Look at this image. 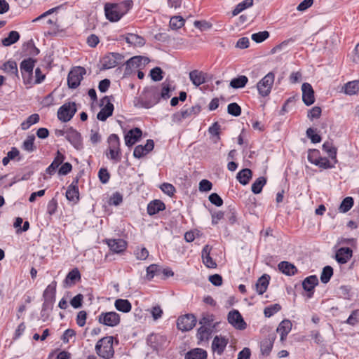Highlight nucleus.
<instances>
[{
    "instance_id": "nucleus-1",
    "label": "nucleus",
    "mask_w": 359,
    "mask_h": 359,
    "mask_svg": "<svg viewBox=\"0 0 359 359\" xmlns=\"http://www.w3.org/2000/svg\"><path fill=\"white\" fill-rule=\"evenodd\" d=\"M159 102L158 86L145 88L138 100L139 104L146 109L154 107Z\"/></svg>"
},
{
    "instance_id": "nucleus-2",
    "label": "nucleus",
    "mask_w": 359,
    "mask_h": 359,
    "mask_svg": "<svg viewBox=\"0 0 359 359\" xmlns=\"http://www.w3.org/2000/svg\"><path fill=\"white\" fill-rule=\"evenodd\" d=\"M113 341L114 337L111 336L104 337L98 340L95 346L96 353L104 359L113 358L114 355Z\"/></svg>"
},
{
    "instance_id": "nucleus-3",
    "label": "nucleus",
    "mask_w": 359,
    "mask_h": 359,
    "mask_svg": "<svg viewBox=\"0 0 359 359\" xmlns=\"http://www.w3.org/2000/svg\"><path fill=\"white\" fill-rule=\"evenodd\" d=\"M275 74L273 72H269L257 83V88L259 94L262 97L268 96L271 91L274 83Z\"/></svg>"
},
{
    "instance_id": "nucleus-4",
    "label": "nucleus",
    "mask_w": 359,
    "mask_h": 359,
    "mask_svg": "<svg viewBox=\"0 0 359 359\" xmlns=\"http://www.w3.org/2000/svg\"><path fill=\"white\" fill-rule=\"evenodd\" d=\"M109 153L107 156L109 158L116 162L121 161L120 140L117 135L111 134L108 137Z\"/></svg>"
},
{
    "instance_id": "nucleus-5",
    "label": "nucleus",
    "mask_w": 359,
    "mask_h": 359,
    "mask_svg": "<svg viewBox=\"0 0 359 359\" xmlns=\"http://www.w3.org/2000/svg\"><path fill=\"white\" fill-rule=\"evenodd\" d=\"M86 70L83 67H75L71 69L67 76V85L69 88L75 89L81 83Z\"/></svg>"
},
{
    "instance_id": "nucleus-6",
    "label": "nucleus",
    "mask_w": 359,
    "mask_h": 359,
    "mask_svg": "<svg viewBox=\"0 0 359 359\" xmlns=\"http://www.w3.org/2000/svg\"><path fill=\"white\" fill-rule=\"evenodd\" d=\"M36 62L35 59L28 57L23 60L20 65L22 76L25 83H31L32 81L33 69Z\"/></svg>"
},
{
    "instance_id": "nucleus-7",
    "label": "nucleus",
    "mask_w": 359,
    "mask_h": 359,
    "mask_svg": "<svg viewBox=\"0 0 359 359\" xmlns=\"http://www.w3.org/2000/svg\"><path fill=\"white\" fill-rule=\"evenodd\" d=\"M76 112L74 102H68L62 105L57 111V118L62 122L70 121Z\"/></svg>"
},
{
    "instance_id": "nucleus-8",
    "label": "nucleus",
    "mask_w": 359,
    "mask_h": 359,
    "mask_svg": "<svg viewBox=\"0 0 359 359\" xmlns=\"http://www.w3.org/2000/svg\"><path fill=\"white\" fill-rule=\"evenodd\" d=\"M124 57L118 53H109L102 59L103 69H108L115 67L122 62Z\"/></svg>"
},
{
    "instance_id": "nucleus-9",
    "label": "nucleus",
    "mask_w": 359,
    "mask_h": 359,
    "mask_svg": "<svg viewBox=\"0 0 359 359\" xmlns=\"http://www.w3.org/2000/svg\"><path fill=\"white\" fill-rule=\"evenodd\" d=\"M227 320L229 324L239 330H243L247 327V324L238 310L233 309L229 312Z\"/></svg>"
},
{
    "instance_id": "nucleus-10",
    "label": "nucleus",
    "mask_w": 359,
    "mask_h": 359,
    "mask_svg": "<svg viewBox=\"0 0 359 359\" xmlns=\"http://www.w3.org/2000/svg\"><path fill=\"white\" fill-rule=\"evenodd\" d=\"M201 111V107L199 104H196L190 108L182 109L181 111L174 114L172 116V120L174 122L180 123L183 119L198 114Z\"/></svg>"
},
{
    "instance_id": "nucleus-11",
    "label": "nucleus",
    "mask_w": 359,
    "mask_h": 359,
    "mask_svg": "<svg viewBox=\"0 0 359 359\" xmlns=\"http://www.w3.org/2000/svg\"><path fill=\"white\" fill-rule=\"evenodd\" d=\"M196 318L193 314L180 316L177 320V327L182 331H189L196 325Z\"/></svg>"
},
{
    "instance_id": "nucleus-12",
    "label": "nucleus",
    "mask_w": 359,
    "mask_h": 359,
    "mask_svg": "<svg viewBox=\"0 0 359 359\" xmlns=\"http://www.w3.org/2000/svg\"><path fill=\"white\" fill-rule=\"evenodd\" d=\"M120 316L116 312L102 313L98 316V321L104 325L109 327H115L120 323Z\"/></svg>"
},
{
    "instance_id": "nucleus-13",
    "label": "nucleus",
    "mask_w": 359,
    "mask_h": 359,
    "mask_svg": "<svg viewBox=\"0 0 359 359\" xmlns=\"http://www.w3.org/2000/svg\"><path fill=\"white\" fill-rule=\"evenodd\" d=\"M105 106L101 109V110L97 114V118L100 121H104L107 118L111 116L114 111V105L110 102V100L108 96H104L101 100V105Z\"/></svg>"
},
{
    "instance_id": "nucleus-14",
    "label": "nucleus",
    "mask_w": 359,
    "mask_h": 359,
    "mask_svg": "<svg viewBox=\"0 0 359 359\" xmlns=\"http://www.w3.org/2000/svg\"><path fill=\"white\" fill-rule=\"evenodd\" d=\"M104 13L107 19L111 22H117L123 17L116 4H105Z\"/></svg>"
},
{
    "instance_id": "nucleus-15",
    "label": "nucleus",
    "mask_w": 359,
    "mask_h": 359,
    "mask_svg": "<svg viewBox=\"0 0 359 359\" xmlns=\"http://www.w3.org/2000/svg\"><path fill=\"white\" fill-rule=\"evenodd\" d=\"M65 138L77 150L82 148V140L81 134L73 128L66 130Z\"/></svg>"
},
{
    "instance_id": "nucleus-16",
    "label": "nucleus",
    "mask_w": 359,
    "mask_h": 359,
    "mask_svg": "<svg viewBox=\"0 0 359 359\" xmlns=\"http://www.w3.org/2000/svg\"><path fill=\"white\" fill-rule=\"evenodd\" d=\"M302 100L306 106H310L315 102L314 90L309 83H304L302 86Z\"/></svg>"
},
{
    "instance_id": "nucleus-17",
    "label": "nucleus",
    "mask_w": 359,
    "mask_h": 359,
    "mask_svg": "<svg viewBox=\"0 0 359 359\" xmlns=\"http://www.w3.org/2000/svg\"><path fill=\"white\" fill-rule=\"evenodd\" d=\"M154 142L152 140H147L144 146L137 145L135 147L133 156L135 158H140L153 150Z\"/></svg>"
},
{
    "instance_id": "nucleus-18",
    "label": "nucleus",
    "mask_w": 359,
    "mask_h": 359,
    "mask_svg": "<svg viewBox=\"0 0 359 359\" xmlns=\"http://www.w3.org/2000/svg\"><path fill=\"white\" fill-rule=\"evenodd\" d=\"M107 243L110 249L114 253H121L126 250L127 243L123 239H109Z\"/></svg>"
},
{
    "instance_id": "nucleus-19",
    "label": "nucleus",
    "mask_w": 359,
    "mask_h": 359,
    "mask_svg": "<svg viewBox=\"0 0 359 359\" xmlns=\"http://www.w3.org/2000/svg\"><path fill=\"white\" fill-rule=\"evenodd\" d=\"M81 278L80 271L77 268H74L67 273L63 281V286L65 287H70L79 282Z\"/></svg>"
},
{
    "instance_id": "nucleus-20",
    "label": "nucleus",
    "mask_w": 359,
    "mask_h": 359,
    "mask_svg": "<svg viewBox=\"0 0 359 359\" xmlns=\"http://www.w3.org/2000/svg\"><path fill=\"white\" fill-rule=\"evenodd\" d=\"M318 284V279L316 275L306 277L302 282L304 290L309 292L308 297L311 298L313 294L315 287Z\"/></svg>"
},
{
    "instance_id": "nucleus-21",
    "label": "nucleus",
    "mask_w": 359,
    "mask_h": 359,
    "mask_svg": "<svg viewBox=\"0 0 359 359\" xmlns=\"http://www.w3.org/2000/svg\"><path fill=\"white\" fill-rule=\"evenodd\" d=\"M78 180H75L68 187L66 191V198L68 201L76 203L79 200V192L77 186Z\"/></svg>"
},
{
    "instance_id": "nucleus-22",
    "label": "nucleus",
    "mask_w": 359,
    "mask_h": 359,
    "mask_svg": "<svg viewBox=\"0 0 359 359\" xmlns=\"http://www.w3.org/2000/svg\"><path fill=\"white\" fill-rule=\"evenodd\" d=\"M142 130L139 128L130 130L125 135V142L128 147H131L137 142L142 136Z\"/></svg>"
},
{
    "instance_id": "nucleus-23",
    "label": "nucleus",
    "mask_w": 359,
    "mask_h": 359,
    "mask_svg": "<svg viewBox=\"0 0 359 359\" xmlns=\"http://www.w3.org/2000/svg\"><path fill=\"white\" fill-rule=\"evenodd\" d=\"M228 344V339L221 336H215L212 343V349L218 355H222Z\"/></svg>"
},
{
    "instance_id": "nucleus-24",
    "label": "nucleus",
    "mask_w": 359,
    "mask_h": 359,
    "mask_svg": "<svg viewBox=\"0 0 359 359\" xmlns=\"http://www.w3.org/2000/svg\"><path fill=\"white\" fill-rule=\"evenodd\" d=\"M352 253L353 252L351 248H341L336 253V260L340 264H345L351 258Z\"/></svg>"
},
{
    "instance_id": "nucleus-25",
    "label": "nucleus",
    "mask_w": 359,
    "mask_h": 359,
    "mask_svg": "<svg viewBox=\"0 0 359 359\" xmlns=\"http://www.w3.org/2000/svg\"><path fill=\"white\" fill-rule=\"evenodd\" d=\"M165 209V203L161 200H154L147 205V213L152 216Z\"/></svg>"
},
{
    "instance_id": "nucleus-26",
    "label": "nucleus",
    "mask_w": 359,
    "mask_h": 359,
    "mask_svg": "<svg viewBox=\"0 0 359 359\" xmlns=\"http://www.w3.org/2000/svg\"><path fill=\"white\" fill-rule=\"evenodd\" d=\"M206 74L201 71L195 69L189 72V79L196 87L205 83Z\"/></svg>"
},
{
    "instance_id": "nucleus-27",
    "label": "nucleus",
    "mask_w": 359,
    "mask_h": 359,
    "mask_svg": "<svg viewBox=\"0 0 359 359\" xmlns=\"http://www.w3.org/2000/svg\"><path fill=\"white\" fill-rule=\"evenodd\" d=\"M278 269L287 276H293L297 273V267L286 261L280 262L278 265Z\"/></svg>"
},
{
    "instance_id": "nucleus-28",
    "label": "nucleus",
    "mask_w": 359,
    "mask_h": 359,
    "mask_svg": "<svg viewBox=\"0 0 359 359\" xmlns=\"http://www.w3.org/2000/svg\"><path fill=\"white\" fill-rule=\"evenodd\" d=\"M157 86L159 100L161 99L166 100L171 97L170 93L172 91V88L169 82L165 81L161 84V87L158 86Z\"/></svg>"
},
{
    "instance_id": "nucleus-29",
    "label": "nucleus",
    "mask_w": 359,
    "mask_h": 359,
    "mask_svg": "<svg viewBox=\"0 0 359 359\" xmlns=\"http://www.w3.org/2000/svg\"><path fill=\"white\" fill-rule=\"evenodd\" d=\"M270 276L267 274H264L261 276L255 284L256 291L259 294H263L269 285Z\"/></svg>"
},
{
    "instance_id": "nucleus-30",
    "label": "nucleus",
    "mask_w": 359,
    "mask_h": 359,
    "mask_svg": "<svg viewBox=\"0 0 359 359\" xmlns=\"http://www.w3.org/2000/svg\"><path fill=\"white\" fill-rule=\"evenodd\" d=\"M292 329V323L289 320H283L277 328V332L280 334V340L285 339L287 335Z\"/></svg>"
},
{
    "instance_id": "nucleus-31",
    "label": "nucleus",
    "mask_w": 359,
    "mask_h": 359,
    "mask_svg": "<svg viewBox=\"0 0 359 359\" xmlns=\"http://www.w3.org/2000/svg\"><path fill=\"white\" fill-rule=\"evenodd\" d=\"M125 74H129L131 73L133 69H137L142 67V63L140 59V56H134L130 58L126 62Z\"/></svg>"
},
{
    "instance_id": "nucleus-32",
    "label": "nucleus",
    "mask_w": 359,
    "mask_h": 359,
    "mask_svg": "<svg viewBox=\"0 0 359 359\" xmlns=\"http://www.w3.org/2000/svg\"><path fill=\"white\" fill-rule=\"evenodd\" d=\"M1 69L6 73L11 75H14L17 78H19L18 65L15 61L8 60L4 63Z\"/></svg>"
},
{
    "instance_id": "nucleus-33",
    "label": "nucleus",
    "mask_w": 359,
    "mask_h": 359,
    "mask_svg": "<svg viewBox=\"0 0 359 359\" xmlns=\"http://www.w3.org/2000/svg\"><path fill=\"white\" fill-rule=\"evenodd\" d=\"M207 352L200 348H194L185 354V359H206Z\"/></svg>"
},
{
    "instance_id": "nucleus-34",
    "label": "nucleus",
    "mask_w": 359,
    "mask_h": 359,
    "mask_svg": "<svg viewBox=\"0 0 359 359\" xmlns=\"http://www.w3.org/2000/svg\"><path fill=\"white\" fill-rule=\"evenodd\" d=\"M252 176V172L251 170L249 168H244L238 172L236 179L241 184L246 185L249 183Z\"/></svg>"
},
{
    "instance_id": "nucleus-35",
    "label": "nucleus",
    "mask_w": 359,
    "mask_h": 359,
    "mask_svg": "<svg viewBox=\"0 0 359 359\" xmlns=\"http://www.w3.org/2000/svg\"><path fill=\"white\" fill-rule=\"evenodd\" d=\"M125 39L128 43L135 46H142L145 44L144 39L135 34H128Z\"/></svg>"
},
{
    "instance_id": "nucleus-36",
    "label": "nucleus",
    "mask_w": 359,
    "mask_h": 359,
    "mask_svg": "<svg viewBox=\"0 0 359 359\" xmlns=\"http://www.w3.org/2000/svg\"><path fill=\"white\" fill-rule=\"evenodd\" d=\"M323 149L327 154L329 157L334 161V163H337V149L333 146V144L332 142L327 141L325 142L323 144Z\"/></svg>"
},
{
    "instance_id": "nucleus-37",
    "label": "nucleus",
    "mask_w": 359,
    "mask_h": 359,
    "mask_svg": "<svg viewBox=\"0 0 359 359\" xmlns=\"http://www.w3.org/2000/svg\"><path fill=\"white\" fill-rule=\"evenodd\" d=\"M114 306L116 309L121 312L128 313L130 311L132 306L128 299H118L115 301Z\"/></svg>"
},
{
    "instance_id": "nucleus-38",
    "label": "nucleus",
    "mask_w": 359,
    "mask_h": 359,
    "mask_svg": "<svg viewBox=\"0 0 359 359\" xmlns=\"http://www.w3.org/2000/svg\"><path fill=\"white\" fill-rule=\"evenodd\" d=\"M213 328L201 325L197 332V338L200 341H208L210 337Z\"/></svg>"
},
{
    "instance_id": "nucleus-39",
    "label": "nucleus",
    "mask_w": 359,
    "mask_h": 359,
    "mask_svg": "<svg viewBox=\"0 0 359 359\" xmlns=\"http://www.w3.org/2000/svg\"><path fill=\"white\" fill-rule=\"evenodd\" d=\"M248 81V77L244 75H241L233 79L230 82V86L235 89L241 88L245 86Z\"/></svg>"
},
{
    "instance_id": "nucleus-40",
    "label": "nucleus",
    "mask_w": 359,
    "mask_h": 359,
    "mask_svg": "<svg viewBox=\"0 0 359 359\" xmlns=\"http://www.w3.org/2000/svg\"><path fill=\"white\" fill-rule=\"evenodd\" d=\"M20 39V34L17 31H11L8 36L2 39L1 43L4 46H9L16 43Z\"/></svg>"
},
{
    "instance_id": "nucleus-41",
    "label": "nucleus",
    "mask_w": 359,
    "mask_h": 359,
    "mask_svg": "<svg viewBox=\"0 0 359 359\" xmlns=\"http://www.w3.org/2000/svg\"><path fill=\"white\" fill-rule=\"evenodd\" d=\"M215 316L210 313H203L202 318L199 320V324L203 326H206L210 328H214L215 325L214 324Z\"/></svg>"
},
{
    "instance_id": "nucleus-42",
    "label": "nucleus",
    "mask_w": 359,
    "mask_h": 359,
    "mask_svg": "<svg viewBox=\"0 0 359 359\" xmlns=\"http://www.w3.org/2000/svg\"><path fill=\"white\" fill-rule=\"evenodd\" d=\"M266 183V178L264 177H258L252 184V191L255 194H258L261 193L263 187Z\"/></svg>"
},
{
    "instance_id": "nucleus-43",
    "label": "nucleus",
    "mask_w": 359,
    "mask_h": 359,
    "mask_svg": "<svg viewBox=\"0 0 359 359\" xmlns=\"http://www.w3.org/2000/svg\"><path fill=\"white\" fill-rule=\"evenodd\" d=\"M359 90V81H349L344 86V93L347 95H354Z\"/></svg>"
},
{
    "instance_id": "nucleus-44",
    "label": "nucleus",
    "mask_w": 359,
    "mask_h": 359,
    "mask_svg": "<svg viewBox=\"0 0 359 359\" xmlns=\"http://www.w3.org/2000/svg\"><path fill=\"white\" fill-rule=\"evenodd\" d=\"M273 348V341L270 339H264L261 341L260 349L264 356H268Z\"/></svg>"
},
{
    "instance_id": "nucleus-45",
    "label": "nucleus",
    "mask_w": 359,
    "mask_h": 359,
    "mask_svg": "<svg viewBox=\"0 0 359 359\" xmlns=\"http://www.w3.org/2000/svg\"><path fill=\"white\" fill-rule=\"evenodd\" d=\"M39 119L40 117L38 114H33L21 123V128L24 130H27L31 126L38 123Z\"/></svg>"
},
{
    "instance_id": "nucleus-46",
    "label": "nucleus",
    "mask_w": 359,
    "mask_h": 359,
    "mask_svg": "<svg viewBox=\"0 0 359 359\" xmlns=\"http://www.w3.org/2000/svg\"><path fill=\"white\" fill-rule=\"evenodd\" d=\"M253 5V0H244L239 3L232 11L233 16L238 15L243 11L251 7Z\"/></svg>"
},
{
    "instance_id": "nucleus-47",
    "label": "nucleus",
    "mask_w": 359,
    "mask_h": 359,
    "mask_svg": "<svg viewBox=\"0 0 359 359\" xmlns=\"http://www.w3.org/2000/svg\"><path fill=\"white\" fill-rule=\"evenodd\" d=\"M184 19L180 15L172 16L170 20V27L172 29L177 30L184 26Z\"/></svg>"
},
{
    "instance_id": "nucleus-48",
    "label": "nucleus",
    "mask_w": 359,
    "mask_h": 359,
    "mask_svg": "<svg viewBox=\"0 0 359 359\" xmlns=\"http://www.w3.org/2000/svg\"><path fill=\"white\" fill-rule=\"evenodd\" d=\"M161 267L157 264H151L147 268V278L148 280H151L154 276L161 274Z\"/></svg>"
},
{
    "instance_id": "nucleus-49",
    "label": "nucleus",
    "mask_w": 359,
    "mask_h": 359,
    "mask_svg": "<svg viewBox=\"0 0 359 359\" xmlns=\"http://www.w3.org/2000/svg\"><path fill=\"white\" fill-rule=\"evenodd\" d=\"M353 203L354 201L352 197H346L340 204L339 208V212L343 213L348 212L353 207Z\"/></svg>"
},
{
    "instance_id": "nucleus-50",
    "label": "nucleus",
    "mask_w": 359,
    "mask_h": 359,
    "mask_svg": "<svg viewBox=\"0 0 359 359\" xmlns=\"http://www.w3.org/2000/svg\"><path fill=\"white\" fill-rule=\"evenodd\" d=\"M34 140L35 137L34 135H29L27 137V138L23 142L22 148V149L28 151L32 152L36 149V147L34 146Z\"/></svg>"
},
{
    "instance_id": "nucleus-51",
    "label": "nucleus",
    "mask_w": 359,
    "mask_h": 359,
    "mask_svg": "<svg viewBox=\"0 0 359 359\" xmlns=\"http://www.w3.org/2000/svg\"><path fill=\"white\" fill-rule=\"evenodd\" d=\"M333 275V269L330 266L323 268L320 275V280L323 283H327Z\"/></svg>"
},
{
    "instance_id": "nucleus-52",
    "label": "nucleus",
    "mask_w": 359,
    "mask_h": 359,
    "mask_svg": "<svg viewBox=\"0 0 359 359\" xmlns=\"http://www.w3.org/2000/svg\"><path fill=\"white\" fill-rule=\"evenodd\" d=\"M122 16H123L132 8L133 2L132 0H125L119 4H116Z\"/></svg>"
},
{
    "instance_id": "nucleus-53",
    "label": "nucleus",
    "mask_w": 359,
    "mask_h": 359,
    "mask_svg": "<svg viewBox=\"0 0 359 359\" xmlns=\"http://www.w3.org/2000/svg\"><path fill=\"white\" fill-rule=\"evenodd\" d=\"M56 285L57 283L55 281H53L50 285H48L43 292V298H50L54 299Z\"/></svg>"
},
{
    "instance_id": "nucleus-54",
    "label": "nucleus",
    "mask_w": 359,
    "mask_h": 359,
    "mask_svg": "<svg viewBox=\"0 0 359 359\" xmlns=\"http://www.w3.org/2000/svg\"><path fill=\"white\" fill-rule=\"evenodd\" d=\"M281 309V306L278 304H271L264 309V313L267 318L273 316Z\"/></svg>"
},
{
    "instance_id": "nucleus-55",
    "label": "nucleus",
    "mask_w": 359,
    "mask_h": 359,
    "mask_svg": "<svg viewBox=\"0 0 359 359\" xmlns=\"http://www.w3.org/2000/svg\"><path fill=\"white\" fill-rule=\"evenodd\" d=\"M321 158L318 149H309L308 151V161L312 164H318V161Z\"/></svg>"
},
{
    "instance_id": "nucleus-56",
    "label": "nucleus",
    "mask_w": 359,
    "mask_h": 359,
    "mask_svg": "<svg viewBox=\"0 0 359 359\" xmlns=\"http://www.w3.org/2000/svg\"><path fill=\"white\" fill-rule=\"evenodd\" d=\"M269 37V32L267 31L259 32L252 34V39L256 43H262Z\"/></svg>"
},
{
    "instance_id": "nucleus-57",
    "label": "nucleus",
    "mask_w": 359,
    "mask_h": 359,
    "mask_svg": "<svg viewBox=\"0 0 359 359\" xmlns=\"http://www.w3.org/2000/svg\"><path fill=\"white\" fill-rule=\"evenodd\" d=\"M227 111L233 116H238L241 114V108L237 103L233 102L228 105Z\"/></svg>"
},
{
    "instance_id": "nucleus-58",
    "label": "nucleus",
    "mask_w": 359,
    "mask_h": 359,
    "mask_svg": "<svg viewBox=\"0 0 359 359\" xmlns=\"http://www.w3.org/2000/svg\"><path fill=\"white\" fill-rule=\"evenodd\" d=\"M163 71L160 67H154L150 71V76L153 81H160L163 79Z\"/></svg>"
},
{
    "instance_id": "nucleus-59",
    "label": "nucleus",
    "mask_w": 359,
    "mask_h": 359,
    "mask_svg": "<svg viewBox=\"0 0 359 359\" xmlns=\"http://www.w3.org/2000/svg\"><path fill=\"white\" fill-rule=\"evenodd\" d=\"M336 163H332L327 158L321 157L320 160L318 161V164L315 165L318 166L323 169H330L334 167Z\"/></svg>"
},
{
    "instance_id": "nucleus-60",
    "label": "nucleus",
    "mask_w": 359,
    "mask_h": 359,
    "mask_svg": "<svg viewBox=\"0 0 359 359\" xmlns=\"http://www.w3.org/2000/svg\"><path fill=\"white\" fill-rule=\"evenodd\" d=\"M98 177L102 184H107L110 179V174L107 168H102L98 172Z\"/></svg>"
},
{
    "instance_id": "nucleus-61",
    "label": "nucleus",
    "mask_w": 359,
    "mask_h": 359,
    "mask_svg": "<svg viewBox=\"0 0 359 359\" xmlns=\"http://www.w3.org/2000/svg\"><path fill=\"white\" fill-rule=\"evenodd\" d=\"M57 208V201L56 198H53L50 201H49L47 205V213L50 215H54Z\"/></svg>"
},
{
    "instance_id": "nucleus-62",
    "label": "nucleus",
    "mask_w": 359,
    "mask_h": 359,
    "mask_svg": "<svg viewBox=\"0 0 359 359\" xmlns=\"http://www.w3.org/2000/svg\"><path fill=\"white\" fill-rule=\"evenodd\" d=\"M135 255L137 259L145 260L149 256V251L145 248H137Z\"/></svg>"
},
{
    "instance_id": "nucleus-63",
    "label": "nucleus",
    "mask_w": 359,
    "mask_h": 359,
    "mask_svg": "<svg viewBox=\"0 0 359 359\" xmlns=\"http://www.w3.org/2000/svg\"><path fill=\"white\" fill-rule=\"evenodd\" d=\"M83 300V296L81 294H79L74 297L71 301L70 304L74 309H79L82 306V302Z\"/></svg>"
},
{
    "instance_id": "nucleus-64",
    "label": "nucleus",
    "mask_w": 359,
    "mask_h": 359,
    "mask_svg": "<svg viewBox=\"0 0 359 359\" xmlns=\"http://www.w3.org/2000/svg\"><path fill=\"white\" fill-rule=\"evenodd\" d=\"M161 189L163 192L166 194L167 195L171 196L175 192V187L169 183H163L161 186Z\"/></svg>"
}]
</instances>
